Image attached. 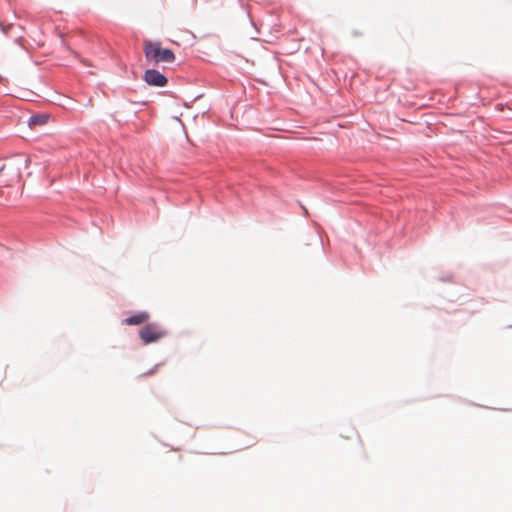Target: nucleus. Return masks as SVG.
<instances>
[{
  "label": "nucleus",
  "mask_w": 512,
  "mask_h": 512,
  "mask_svg": "<svg viewBox=\"0 0 512 512\" xmlns=\"http://www.w3.org/2000/svg\"><path fill=\"white\" fill-rule=\"evenodd\" d=\"M149 319V314L147 312H140L136 315H133L124 320L126 325H140L145 323Z\"/></svg>",
  "instance_id": "4"
},
{
  "label": "nucleus",
  "mask_w": 512,
  "mask_h": 512,
  "mask_svg": "<svg viewBox=\"0 0 512 512\" xmlns=\"http://www.w3.org/2000/svg\"><path fill=\"white\" fill-rule=\"evenodd\" d=\"M143 51L147 61L154 64L172 63L175 61V54L172 50L162 48L160 42L145 40Z\"/></svg>",
  "instance_id": "1"
},
{
  "label": "nucleus",
  "mask_w": 512,
  "mask_h": 512,
  "mask_svg": "<svg viewBox=\"0 0 512 512\" xmlns=\"http://www.w3.org/2000/svg\"><path fill=\"white\" fill-rule=\"evenodd\" d=\"M166 335H167L166 330H164L157 323L146 324L139 331V337L144 344H150L153 342H157L160 339L164 338Z\"/></svg>",
  "instance_id": "2"
},
{
  "label": "nucleus",
  "mask_w": 512,
  "mask_h": 512,
  "mask_svg": "<svg viewBox=\"0 0 512 512\" xmlns=\"http://www.w3.org/2000/svg\"><path fill=\"white\" fill-rule=\"evenodd\" d=\"M47 117L46 116H32L30 118L29 124L32 125H42L46 123Z\"/></svg>",
  "instance_id": "5"
},
{
  "label": "nucleus",
  "mask_w": 512,
  "mask_h": 512,
  "mask_svg": "<svg viewBox=\"0 0 512 512\" xmlns=\"http://www.w3.org/2000/svg\"><path fill=\"white\" fill-rule=\"evenodd\" d=\"M144 80L148 85L163 87L167 84V78L155 69H148L144 73Z\"/></svg>",
  "instance_id": "3"
}]
</instances>
